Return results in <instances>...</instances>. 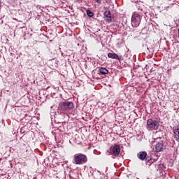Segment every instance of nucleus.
Here are the masks:
<instances>
[{"label": "nucleus", "instance_id": "16", "mask_svg": "<svg viewBox=\"0 0 179 179\" xmlns=\"http://www.w3.org/2000/svg\"><path fill=\"white\" fill-rule=\"evenodd\" d=\"M0 8H1V1H0Z\"/></svg>", "mask_w": 179, "mask_h": 179}, {"label": "nucleus", "instance_id": "4", "mask_svg": "<svg viewBox=\"0 0 179 179\" xmlns=\"http://www.w3.org/2000/svg\"><path fill=\"white\" fill-rule=\"evenodd\" d=\"M142 18L141 15L137 13H134L131 16V25L132 27H139Z\"/></svg>", "mask_w": 179, "mask_h": 179}, {"label": "nucleus", "instance_id": "5", "mask_svg": "<svg viewBox=\"0 0 179 179\" xmlns=\"http://www.w3.org/2000/svg\"><path fill=\"white\" fill-rule=\"evenodd\" d=\"M121 152V148L118 145H115L110 148V155H114L115 156H118Z\"/></svg>", "mask_w": 179, "mask_h": 179}, {"label": "nucleus", "instance_id": "7", "mask_svg": "<svg viewBox=\"0 0 179 179\" xmlns=\"http://www.w3.org/2000/svg\"><path fill=\"white\" fill-rule=\"evenodd\" d=\"M104 17L106 21L108 22V23H111L113 20L111 18V13H110V11H105Z\"/></svg>", "mask_w": 179, "mask_h": 179}, {"label": "nucleus", "instance_id": "9", "mask_svg": "<svg viewBox=\"0 0 179 179\" xmlns=\"http://www.w3.org/2000/svg\"><path fill=\"white\" fill-rule=\"evenodd\" d=\"M146 156H148V153L145 151H141L137 154V157L140 160H145V159H146Z\"/></svg>", "mask_w": 179, "mask_h": 179}, {"label": "nucleus", "instance_id": "8", "mask_svg": "<svg viewBox=\"0 0 179 179\" xmlns=\"http://www.w3.org/2000/svg\"><path fill=\"white\" fill-rule=\"evenodd\" d=\"M92 76L94 79H97L98 80L100 79H103V76L99 70L93 71Z\"/></svg>", "mask_w": 179, "mask_h": 179}, {"label": "nucleus", "instance_id": "14", "mask_svg": "<svg viewBox=\"0 0 179 179\" xmlns=\"http://www.w3.org/2000/svg\"><path fill=\"white\" fill-rule=\"evenodd\" d=\"M94 1L96 2V3H99V5H101V0H94Z\"/></svg>", "mask_w": 179, "mask_h": 179}, {"label": "nucleus", "instance_id": "1", "mask_svg": "<svg viewBox=\"0 0 179 179\" xmlns=\"http://www.w3.org/2000/svg\"><path fill=\"white\" fill-rule=\"evenodd\" d=\"M73 108V102L64 101L59 103V110L62 113H67Z\"/></svg>", "mask_w": 179, "mask_h": 179}, {"label": "nucleus", "instance_id": "10", "mask_svg": "<svg viewBox=\"0 0 179 179\" xmlns=\"http://www.w3.org/2000/svg\"><path fill=\"white\" fill-rule=\"evenodd\" d=\"M108 58H112V59H120V56L117 55L116 53H108Z\"/></svg>", "mask_w": 179, "mask_h": 179}, {"label": "nucleus", "instance_id": "2", "mask_svg": "<svg viewBox=\"0 0 179 179\" xmlns=\"http://www.w3.org/2000/svg\"><path fill=\"white\" fill-rule=\"evenodd\" d=\"M74 162L76 164H85L87 163V157L83 154H76L74 155Z\"/></svg>", "mask_w": 179, "mask_h": 179}, {"label": "nucleus", "instance_id": "12", "mask_svg": "<svg viewBox=\"0 0 179 179\" xmlns=\"http://www.w3.org/2000/svg\"><path fill=\"white\" fill-rule=\"evenodd\" d=\"M175 138L179 142V129L174 130Z\"/></svg>", "mask_w": 179, "mask_h": 179}, {"label": "nucleus", "instance_id": "11", "mask_svg": "<svg viewBox=\"0 0 179 179\" xmlns=\"http://www.w3.org/2000/svg\"><path fill=\"white\" fill-rule=\"evenodd\" d=\"M98 71L101 75H107L108 73V70L104 67H101Z\"/></svg>", "mask_w": 179, "mask_h": 179}, {"label": "nucleus", "instance_id": "13", "mask_svg": "<svg viewBox=\"0 0 179 179\" xmlns=\"http://www.w3.org/2000/svg\"><path fill=\"white\" fill-rule=\"evenodd\" d=\"M87 15L90 17H93L94 16V14L93 13V12H92L90 10H87Z\"/></svg>", "mask_w": 179, "mask_h": 179}, {"label": "nucleus", "instance_id": "6", "mask_svg": "<svg viewBox=\"0 0 179 179\" xmlns=\"http://www.w3.org/2000/svg\"><path fill=\"white\" fill-rule=\"evenodd\" d=\"M166 149V145H164V143L163 141L158 143L155 145V152H163Z\"/></svg>", "mask_w": 179, "mask_h": 179}, {"label": "nucleus", "instance_id": "15", "mask_svg": "<svg viewBox=\"0 0 179 179\" xmlns=\"http://www.w3.org/2000/svg\"><path fill=\"white\" fill-rule=\"evenodd\" d=\"M78 1V2H79L80 1H82V0H77Z\"/></svg>", "mask_w": 179, "mask_h": 179}, {"label": "nucleus", "instance_id": "3", "mask_svg": "<svg viewBox=\"0 0 179 179\" xmlns=\"http://www.w3.org/2000/svg\"><path fill=\"white\" fill-rule=\"evenodd\" d=\"M147 129L148 131H157L159 129V122L153 120V119H148L147 120Z\"/></svg>", "mask_w": 179, "mask_h": 179}]
</instances>
